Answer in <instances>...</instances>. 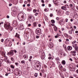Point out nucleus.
<instances>
[{"instance_id":"nucleus-47","label":"nucleus","mask_w":78,"mask_h":78,"mask_svg":"<svg viewBox=\"0 0 78 78\" xmlns=\"http://www.w3.org/2000/svg\"><path fill=\"white\" fill-rule=\"evenodd\" d=\"M75 43H76V41H74L72 43L73 44H75Z\"/></svg>"},{"instance_id":"nucleus-55","label":"nucleus","mask_w":78,"mask_h":78,"mask_svg":"<svg viewBox=\"0 0 78 78\" xmlns=\"http://www.w3.org/2000/svg\"><path fill=\"white\" fill-rule=\"evenodd\" d=\"M66 41H67V42L69 41V39H68V38L66 39Z\"/></svg>"},{"instance_id":"nucleus-43","label":"nucleus","mask_w":78,"mask_h":78,"mask_svg":"<svg viewBox=\"0 0 78 78\" xmlns=\"http://www.w3.org/2000/svg\"><path fill=\"white\" fill-rule=\"evenodd\" d=\"M44 11H45V12H47L48 11V10L47 9H45L44 10Z\"/></svg>"},{"instance_id":"nucleus-5","label":"nucleus","mask_w":78,"mask_h":78,"mask_svg":"<svg viewBox=\"0 0 78 78\" xmlns=\"http://www.w3.org/2000/svg\"><path fill=\"white\" fill-rule=\"evenodd\" d=\"M36 33L38 34V35H39L41 34V30L40 29L38 28L35 31Z\"/></svg>"},{"instance_id":"nucleus-56","label":"nucleus","mask_w":78,"mask_h":78,"mask_svg":"<svg viewBox=\"0 0 78 78\" xmlns=\"http://www.w3.org/2000/svg\"><path fill=\"white\" fill-rule=\"evenodd\" d=\"M48 59L50 60V59H51V58L50 57H48Z\"/></svg>"},{"instance_id":"nucleus-16","label":"nucleus","mask_w":78,"mask_h":78,"mask_svg":"<svg viewBox=\"0 0 78 78\" xmlns=\"http://www.w3.org/2000/svg\"><path fill=\"white\" fill-rule=\"evenodd\" d=\"M19 36H20L19 34H18L17 33H16V35H15V37H16L19 39L20 38Z\"/></svg>"},{"instance_id":"nucleus-3","label":"nucleus","mask_w":78,"mask_h":78,"mask_svg":"<svg viewBox=\"0 0 78 78\" xmlns=\"http://www.w3.org/2000/svg\"><path fill=\"white\" fill-rule=\"evenodd\" d=\"M4 27L6 28L7 29H9V28L11 27L10 26V24L8 23H4Z\"/></svg>"},{"instance_id":"nucleus-20","label":"nucleus","mask_w":78,"mask_h":78,"mask_svg":"<svg viewBox=\"0 0 78 78\" xmlns=\"http://www.w3.org/2000/svg\"><path fill=\"white\" fill-rule=\"evenodd\" d=\"M23 57L25 59H28V56H27L25 55H24Z\"/></svg>"},{"instance_id":"nucleus-32","label":"nucleus","mask_w":78,"mask_h":78,"mask_svg":"<svg viewBox=\"0 0 78 78\" xmlns=\"http://www.w3.org/2000/svg\"><path fill=\"white\" fill-rule=\"evenodd\" d=\"M21 62L22 64H25V62L24 60H22L21 61Z\"/></svg>"},{"instance_id":"nucleus-27","label":"nucleus","mask_w":78,"mask_h":78,"mask_svg":"<svg viewBox=\"0 0 78 78\" xmlns=\"http://www.w3.org/2000/svg\"><path fill=\"white\" fill-rule=\"evenodd\" d=\"M10 67L12 69H14V66L13 65H10Z\"/></svg>"},{"instance_id":"nucleus-46","label":"nucleus","mask_w":78,"mask_h":78,"mask_svg":"<svg viewBox=\"0 0 78 78\" xmlns=\"http://www.w3.org/2000/svg\"><path fill=\"white\" fill-rule=\"evenodd\" d=\"M4 23L3 22H1V23H0V25H1L2 24H3Z\"/></svg>"},{"instance_id":"nucleus-8","label":"nucleus","mask_w":78,"mask_h":78,"mask_svg":"<svg viewBox=\"0 0 78 78\" xmlns=\"http://www.w3.org/2000/svg\"><path fill=\"white\" fill-rule=\"evenodd\" d=\"M64 19H62L60 21H59V24L61 25H64Z\"/></svg>"},{"instance_id":"nucleus-13","label":"nucleus","mask_w":78,"mask_h":78,"mask_svg":"<svg viewBox=\"0 0 78 78\" xmlns=\"http://www.w3.org/2000/svg\"><path fill=\"white\" fill-rule=\"evenodd\" d=\"M49 47H50V48H52L53 47V43L50 42L49 43Z\"/></svg>"},{"instance_id":"nucleus-36","label":"nucleus","mask_w":78,"mask_h":78,"mask_svg":"<svg viewBox=\"0 0 78 78\" xmlns=\"http://www.w3.org/2000/svg\"><path fill=\"white\" fill-rule=\"evenodd\" d=\"M56 19V20H58V21H59V18L58 17H57Z\"/></svg>"},{"instance_id":"nucleus-33","label":"nucleus","mask_w":78,"mask_h":78,"mask_svg":"<svg viewBox=\"0 0 78 78\" xmlns=\"http://www.w3.org/2000/svg\"><path fill=\"white\" fill-rule=\"evenodd\" d=\"M37 75H38V74H37V73H35L34 74V76L35 77H37Z\"/></svg>"},{"instance_id":"nucleus-14","label":"nucleus","mask_w":78,"mask_h":78,"mask_svg":"<svg viewBox=\"0 0 78 78\" xmlns=\"http://www.w3.org/2000/svg\"><path fill=\"white\" fill-rule=\"evenodd\" d=\"M61 9H63V10H65V11L67 10V8L64 6L62 7Z\"/></svg>"},{"instance_id":"nucleus-18","label":"nucleus","mask_w":78,"mask_h":78,"mask_svg":"<svg viewBox=\"0 0 78 78\" xmlns=\"http://www.w3.org/2000/svg\"><path fill=\"white\" fill-rule=\"evenodd\" d=\"M54 28L55 31H57V30H58V27H57L56 26H54Z\"/></svg>"},{"instance_id":"nucleus-44","label":"nucleus","mask_w":78,"mask_h":78,"mask_svg":"<svg viewBox=\"0 0 78 78\" xmlns=\"http://www.w3.org/2000/svg\"><path fill=\"white\" fill-rule=\"evenodd\" d=\"M63 47H64V48H66V45L65 44L63 45Z\"/></svg>"},{"instance_id":"nucleus-38","label":"nucleus","mask_w":78,"mask_h":78,"mask_svg":"<svg viewBox=\"0 0 78 78\" xmlns=\"http://www.w3.org/2000/svg\"><path fill=\"white\" fill-rule=\"evenodd\" d=\"M15 64L16 66H18V64H19V63L17 62H16L15 63Z\"/></svg>"},{"instance_id":"nucleus-59","label":"nucleus","mask_w":78,"mask_h":78,"mask_svg":"<svg viewBox=\"0 0 78 78\" xmlns=\"http://www.w3.org/2000/svg\"><path fill=\"white\" fill-rule=\"evenodd\" d=\"M31 24H29L28 25V27H30V26H31Z\"/></svg>"},{"instance_id":"nucleus-63","label":"nucleus","mask_w":78,"mask_h":78,"mask_svg":"<svg viewBox=\"0 0 78 78\" xmlns=\"http://www.w3.org/2000/svg\"><path fill=\"white\" fill-rule=\"evenodd\" d=\"M51 5L50 4H49V7H51Z\"/></svg>"},{"instance_id":"nucleus-51","label":"nucleus","mask_w":78,"mask_h":78,"mask_svg":"<svg viewBox=\"0 0 78 78\" xmlns=\"http://www.w3.org/2000/svg\"><path fill=\"white\" fill-rule=\"evenodd\" d=\"M41 2L43 3H45V2H44V0H41Z\"/></svg>"},{"instance_id":"nucleus-22","label":"nucleus","mask_w":78,"mask_h":78,"mask_svg":"<svg viewBox=\"0 0 78 78\" xmlns=\"http://www.w3.org/2000/svg\"><path fill=\"white\" fill-rule=\"evenodd\" d=\"M5 53H6V52H5L2 51V56H5Z\"/></svg>"},{"instance_id":"nucleus-37","label":"nucleus","mask_w":78,"mask_h":78,"mask_svg":"<svg viewBox=\"0 0 78 78\" xmlns=\"http://www.w3.org/2000/svg\"><path fill=\"white\" fill-rule=\"evenodd\" d=\"M7 71H11V70L10 69H9V68H7Z\"/></svg>"},{"instance_id":"nucleus-2","label":"nucleus","mask_w":78,"mask_h":78,"mask_svg":"<svg viewBox=\"0 0 78 78\" xmlns=\"http://www.w3.org/2000/svg\"><path fill=\"white\" fill-rule=\"evenodd\" d=\"M24 15L22 13H19L18 16V18L20 21H22L23 19Z\"/></svg>"},{"instance_id":"nucleus-31","label":"nucleus","mask_w":78,"mask_h":78,"mask_svg":"<svg viewBox=\"0 0 78 78\" xmlns=\"http://www.w3.org/2000/svg\"><path fill=\"white\" fill-rule=\"evenodd\" d=\"M56 61H59V58L58 57H57L55 59Z\"/></svg>"},{"instance_id":"nucleus-26","label":"nucleus","mask_w":78,"mask_h":78,"mask_svg":"<svg viewBox=\"0 0 78 78\" xmlns=\"http://www.w3.org/2000/svg\"><path fill=\"white\" fill-rule=\"evenodd\" d=\"M75 50H76V51H78V47L76 46L75 48Z\"/></svg>"},{"instance_id":"nucleus-19","label":"nucleus","mask_w":78,"mask_h":78,"mask_svg":"<svg viewBox=\"0 0 78 78\" xmlns=\"http://www.w3.org/2000/svg\"><path fill=\"white\" fill-rule=\"evenodd\" d=\"M62 64H63L64 66L66 64V61L65 60H62Z\"/></svg>"},{"instance_id":"nucleus-61","label":"nucleus","mask_w":78,"mask_h":78,"mask_svg":"<svg viewBox=\"0 0 78 78\" xmlns=\"http://www.w3.org/2000/svg\"><path fill=\"white\" fill-rule=\"evenodd\" d=\"M24 3L25 4H27V2L26 1H24Z\"/></svg>"},{"instance_id":"nucleus-15","label":"nucleus","mask_w":78,"mask_h":78,"mask_svg":"<svg viewBox=\"0 0 78 78\" xmlns=\"http://www.w3.org/2000/svg\"><path fill=\"white\" fill-rule=\"evenodd\" d=\"M24 28V27H23V26L22 24H21V25L20 27V30H22Z\"/></svg>"},{"instance_id":"nucleus-10","label":"nucleus","mask_w":78,"mask_h":78,"mask_svg":"<svg viewBox=\"0 0 78 78\" xmlns=\"http://www.w3.org/2000/svg\"><path fill=\"white\" fill-rule=\"evenodd\" d=\"M67 49L68 51H70L72 50V47L70 46H69L67 47Z\"/></svg>"},{"instance_id":"nucleus-40","label":"nucleus","mask_w":78,"mask_h":78,"mask_svg":"<svg viewBox=\"0 0 78 78\" xmlns=\"http://www.w3.org/2000/svg\"><path fill=\"white\" fill-rule=\"evenodd\" d=\"M5 41H6L7 42H9V40H8V39H6L5 40Z\"/></svg>"},{"instance_id":"nucleus-39","label":"nucleus","mask_w":78,"mask_h":78,"mask_svg":"<svg viewBox=\"0 0 78 78\" xmlns=\"http://www.w3.org/2000/svg\"><path fill=\"white\" fill-rule=\"evenodd\" d=\"M5 41H6L7 42H9V40H8V39H6L5 40Z\"/></svg>"},{"instance_id":"nucleus-7","label":"nucleus","mask_w":78,"mask_h":78,"mask_svg":"<svg viewBox=\"0 0 78 78\" xmlns=\"http://www.w3.org/2000/svg\"><path fill=\"white\" fill-rule=\"evenodd\" d=\"M33 16H29V20H30V22H33L34 20Z\"/></svg>"},{"instance_id":"nucleus-12","label":"nucleus","mask_w":78,"mask_h":78,"mask_svg":"<svg viewBox=\"0 0 78 78\" xmlns=\"http://www.w3.org/2000/svg\"><path fill=\"white\" fill-rule=\"evenodd\" d=\"M9 55L10 56H13L14 55V52L12 51L9 53Z\"/></svg>"},{"instance_id":"nucleus-45","label":"nucleus","mask_w":78,"mask_h":78,"mask_svg":"<svg viewBox=\"0 0 78 78\" xmlns=\"http://www.w3.org/2000/svg\"><path fill=\"white\" fill-rule=\"evenodd\" d=\"M34 13H36V9H34Z\"/></svg>"},{"instance_id":"nucleus-35","label":"nucleus","mask_w":78,"mask_h":78,"mask_svg":"<svg viewBox=\"0 0 78 78\" xmlns=\"http://www.w3.org/2000/svg\"><path fill=\"white\" fill-rule=\"evenodd\" d=\"M12 45V44H11V42H10L9 44V47H11Z\"/></svg>"},{"instance_id":"nucleus-60","label":"nucleus","mask_w":78,"mask_h":78,"mask_svg":"<svg viewBox=\"0 0 78 78\" xmlns=\"http://www.w3.org/2000/svg\"><path fill=\"white\" fill-rule=\"evenodd\" d=\"M73 53H76V51L75 50L73 51Z\"/></svg>"},{"instance_id":"nucleus-53","label":"nucleus","mask_w":78,"mask_h":78,"mask_svg":"<svg viewBox=\"0 0 78 78\" xmlns=\"http://www.w3.org/2000/svg\"><path fill=\"white\" fill-rule=\"evenodd\" d=\"M37 15H38V13H36L35 14V16H37Z\"/></svg>"},{"instance_id":"nucleus-25","label":"nucleus","mask_w":78,"mask_h":78,"mask_svg":"<svg viewBox=\"0 0 78 78\" xmlns=\"http://www.w3.org/2000/svg\"><path fill=\"white\" fill-rule=\"evenodd\" d=\"M33 26L34 27H36V23H34L33 24Z\"/></svg>"},{"instance_id":"nucleus-41","label":"nucleus","mask_w":78,"mask_h":78,"mask_svg":"<svg viewBox=\"0 0 78 78\" xmlns=\"http://www.w3.org/2000/svg\"><path fill=\"white\" fill-rule=\"evenodd\" d=\"M61 11L60 10H58V13H59L58 14H60Z\"/></svg>"},{"instance_id":"nucleus-30","label":"nucleus","mask_w":78,"mask_h":78,"mask_svg":"<svg viewBox=\"0 0 78 78\" xmlns=\"http://www.w3.org/2000/svg\"><path fill=\"white\" fill-rule=\"evenodd\" d=\"M51 22L53 23H55V21L53 20H51Z\"/></svg>"},{"instance_id":"nucleus-34","label":"nucleus","mask_w":78,"mask_h":78,"mask_svg":"<svg viewBox=\"0 0 78 78\" xmlns=\"http://www.w3.org/2000/svg\"><path fill=\"white\" fill-rule=\"evenodd\" d=\"M65 22H68V19L66 18L65 19Z\"/></svg>"},{"instance_id":"nucleus-58","label":"nucleus","mask_w":78,"mask_h":78,"mask_svg":"<svg viewBox=\"0 0 78 78\" xmlns=\"http://www.w3.org/2000/svg\"><path fill=\"white\" fill-rule=\"evenodd\" d=\"M60 76H62V73H60Z\"/></svg>"},{"instance_id":"nucleus-57","label":"nucleus","mask_w":78,"mask_h":78,"mask_svg":"<svg viewBox=\"0 0 78 78\" xmlns=\"http://www.w3.org/2000/svg\"><path fill=\"white\" fill-rule=\"evenodd\" d=\"M55 38H58V36L56 35L55 36Z\"/></svg>"},{"instance_id":"nucleus-4","label":"nucleus","mask_w":78,"mask_h":78,"mask_svg":"<svg viewBox=\"0 0 78 78\" xmlns=\"http://www.w3.org/2000/svg\"><path fill=\"white\" fill-rule=\"evenodd\" d=\"M2 58H3V60L6 62H9V60L8 59V57L7 56H6L5 55L3 56L2 57Z\"/></svg>"},{"instance_id":"nucleus-21","label":"nucleus","mask_w":78,"mask_h":78,"mask_svg":"<svg viewBox=\"0 0 78 78\" xmlns=\"http://www.w3.org/2000/svg\"><path fill=\"white\" fill-rule=\"evenodd\" d=\"M72 46L73 47V48H75L77 46V44H73Z\"/></svg>"},{"instance_id":"nucleus-6","label":"nucleus","mask_w":78,"mask_h":78,"mask_svg":"<svg viewBox=\"0 0 78 78\" xmlns=\"http://www.w3.org/2000/svg\"><path fill=\"white\" fill-rule=\"evenodd\" d=\"M18 24V23H17V21H14L12 23V25H13L14 27H16L17 24Z\"/></svg>"},{"instance_id":"nucleus-1","label":"nucleus","mask_w":78,"mask_h":78,"mask_svg":"<svg viewBox=\"0 0 78 78\" xmlns=\"http://www.w3.org/2000/svg\"><path fill=\"white\" fill-rule=\"evenodd\" d=\"M35 68L37 70H40L41 69V65L39 62L37 61V63L34 65Z\"/></svg>"},{"instance_id":"nucleus-11","label":"nucleus","mask_w":78,"mask_h":78,"mask_svg":"<svg viewBox=\"0 0 78 78\" xmlns=\"http://www.w3.org/2000/svg\"><path fill=\"white\" fill-rule=\"evenodd\" d=\"M68 33L70 34H72L73 33V29H72L71 30H69L68 31Z\"/></svg>"},{"instance_id":"nucleus-17","label":"nucleus","mask_w":78,"mask_h":78,"mask_svg":"<svg viewBox=\"0 0 78 78\" xmlns=\"http://www.w3.org/2000/svg\"><path fill=\"white\" fill-rule=\"evenodd\" d=\"M17 73L19 76H20L21 74H22V72L21 71H18L17 72Z\"/></svg>"},{"instance_id":"nucleus-49","label":"nucleus","mask_w":78,"mask_h":78,"mask_svg":"<svg viewBox=\"0 0 78 78\" xmlns=\"http://www.w3.org/2000/svg\"><path fill=\"white\" fill-rule=\"evenodd\" d=\"M50 16L51 17H53V14L51 13L50 15Z\"/></svg>"},{"instance_id":"nucleus-9","label":"nucleus","mask_w":78,"mask_h":78,"mask_svg":"<svg viewBox=\"0 0 78 78\" xmlns=\"http://www.w3.org/2000/svg\"><path fill=\"white\" fill-rule=\"evenodd\" d=\"M45 57V53H43L41 54V58L42 59H44V58Z\"/></svg>"},{"instance_id":"nucleus-64","label":"nucleus","mask_w":78,"mask_h":78,"mask_svg":"<svg viewBox=\"0 0 78 78\" xmlns=\"http://www.w3.org/2000/svg\"><path fill=\"white\" fill-rule=\"evenodd\" d=\"M25 44H26L25 42H24L23 43V44L24 45H25Z\"/></svg>"},{"instance_id":"nucleus-42","label":"nucleus","mask_w":78,"mask_h":78,"mask_svg":"<svg viewBox=\"0 0 78 78\" xmlns=\"http://www.w3.org/2000/svg\"><path fill=\"white\" fill-rule=\"evenodd\" d=\"M69 6L70 7H71V8H72V7H73V5L72 4H71L69 5Z\"/></svg>"},{"instance_id":"nucleus-48","label":"nucleus","mask_w":78,"mask_h":78,"mask_svg":"<svg viewBox=\"0 0 78 78\" xmlns=\"http://www.w3.org/2000/svg\"><path fill=\"white\" fill-rule=\"evenodd\" d=\"M11 60L12 61H14V58L12 57L11 58Z\"/></svg>"},{"instance_id":"nucleus-29","label":"nucleus","mask_w":78,"mask_h":78,"mask_svg":"<svg viewBox=\"0 0 78 78\" xmlns=\"http://www.w3.org/2000/svg\"><path fill=\"white\" fill-rule=\"evenodd\" d=\"M59 67L60 68V69H62V65H61V64L59 65Z\"/></svg>"},{"instance_id":"nucleus-50","label":"nucleus","mask_w":78,"mask_h":78,"mask_svg":"<svg viewBox=\"0 0 78 78\" xmlns=\"http://www.w3.org/2000/svg\"><path fill=\"white\" fill-rule=\"evenodd\" d=\"M36 38H37V39H38L39 38V36H36Z\"/></svg>"},{"instance_id":"nucleus-24","label":"nucleus","mask_w":78,"mask_h":78,"mask_svg":"<svg viewBox=\"0 0 78 78\" xmlns=\"http://www.w3.org/2000/svg\"><path fill=\"white\" fill-rule=\"evenodd\" d=\"M64 36H65V37H69V35H68V34H65Z\"/></svg>"},{"instance_id":"nucleus-28","label":"nucleus","mask_w":78,"mask_h":78,"mask_svg":"<svg viewBox=\"0 0 78 78\" xmlns=\"http://www.w3.org/2000/svg\"><path fill=\"white\" fill-rule=\"evenodd\" d=\"M53 2L54 3V4H56V3H57V2L55 0H54L53 1Z\"/></svg>"},{"instance_id":"nucleus-54","label":"nucleus","mask_w":78,"mask_h":78,"mask_svg":"<svg viewBox=\"0 0 78 78\" xmlns=\"http://www.w3.org/2000/svg\"><path fill=\"white\" fill-rule=\"evenodd\" d=\"M1 41L2 42H3V41H4V40L3 39H2L1 40Z\"/></svg>"},{"instance_id":"nucleus-23","label":"nucleus","mask_w":78,"mask_h":78,"mask_svg":"<svg viewBox=\"0 0 78 78\" xmlns=\"http://www.w3.org/2000/svg\"><path fill=\"white\" fill-rule=\"evenodd\" d=\"M69 13L70 12H69V11H66V14L67 15V16H69Z\"/></svg>"},{"instance_id":"nucleus-62","label":"nucleus","mask_w":78,"mask_h":78,"mask_svg":"<svg viewBox=\"0 0 78 78\" xmlns=\"http://www.w3.org/2000/svg\"><path fill=\"white\" fill-rule=\"evenodd\" d=\"M73 28L74 29H76V26H74Z\"/></svg>"},{"instance_id":"nucleus-52","label":"nucleus","mask_w":78,"mask_h":78,"mask_svg":"<svg viewBox=\"0 0 78 78\" xmlns=\"http://www.w3.org/2000/svg\"><path fill=\"white\" fill-rule=\"evenodd\" d=\"M14 53H17V51H16V50H14Z\"/></svg>"}]
</instances>
